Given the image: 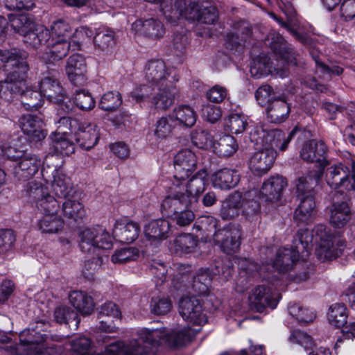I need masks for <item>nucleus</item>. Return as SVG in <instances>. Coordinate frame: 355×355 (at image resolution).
<instances>
[{"label":"nucleus","instance_id":"52","mask_svg":"<svg viewBox=\"0 0 355 355\" xmlns=\"http://www.w3.org/2000/svg\"><path fill=\"white\" fill-rule=\"evenodd\" d=\"M122 103V98L118 92H108L104 94L100 101L99 107L105 111H114Z\"/></svg>","mask_w":355,"mask_h":355},{"label":"nucleus","instance_id":"44","mask_svg":"<svg viewBox=\"0 0 355 355\" xmlns=\"http://www.w3.org/2000/svg\"><path fill=\"white\" fill-rule=\"evenodd\" d=\"M219 220L211 216H204L200 218L198 224L195 227L202 231L207 238L212 237L214 241H216L217 234L220 229H218Z\"/></svg>","mask_w":355,"mask_h":355},{"label":"nucleus","instance_id":"25","mask_svg":"<svg viewBox=\"0 0 355 355\" xmlns=\"http://www.w3.org/2000/svg\"><path fill=\"white\" fill-rule=\"evenodd\" d=\"M266 41L271 48L279 54L282 60L291 64L296 65L297 64L295 52L291 46L286 43L280 34L275 32L270 33L268 35Z\"/></svg>","mask_w":355,"mask_h":355},{"label":"nucleus","instance_id":"57","mask_svg":"<svg viewBox=\"0 0 355 355\" xmlns=\"http://www.w3.org/2000/svg\"><path fill=\"white\" fill-rule=\"evenodd\" d=\"M139 256V250L134 247H128L117 250L111 257V261L114 263H124L128 261L136 259Z\"/></svg>","mask_w":355,"mask_h":355},{"label":"nucleus","instance_id":"40","mask_svg":"<svg viewBox=\"0 0 355 355\" xmlns=\"http://www.w3.org/2000/svg\"><path fill=\"white\" fill-rule=\"evenodd\" d=\"M198 240L189 234H180L173 241L171 249L179 254L193 252L197 246Z\"/></svg>","mask_w":355,"mask_h":355},{"label":"nucleus","instance_id":"31","mask_svg":"<svg viewBox=\"0 0 355 355\" xmlns=\"http://www.w3.org/2000/svg\"><path fill=\"white\" fill-rule=\"evenodd\" d=\"M140 227L135 222L116 224L113 229V235L121 243H132L139 236Z\"/></svg>","mask_w":355,"mask_h":355},{"label":"nucleus","instance_id":"50","mask_svg":"<svg viewBox=\"0 0 355 355\" xmlns=\"http://www.w3.org/2000/svg\"><path fill=\"white\" fill-rule=\"evenodd\" d=\"M62 211L64 216L76 220L82 218L85 211L83 205L78 200L74 199H67L62 204Z\"/></svg>","mask_w":355,"mask_h":355},{"label":"nucleus","instance_id":"43","mask_svg":"<svg viewBox=\"0 0 355 355\" xmlns=\"http://www.w3.org/2000/svg\"><path fill=\"white\" fill-rule=\"evenodd\" d=\"M50 137L52 148L56 153L68 156L74 153V144L69 140L66 135L51 134Z\"/></svg>","mask_w":355,"mask_h":355},{"label":"nucleus","instance_id":"8","mask_svg":"<svg viewBox=\"0 0 355 355\" xmlns=\"http://www.w3.org/2000/svg\"><path fill=\"white\" fill-rule=\"evenodd\" d=\"M27 192L31 202L42 215L59 213L60 204L50 194L46 187L37 182H31L28 184Z\"/></svg>","mask_w":355,"mask_h":355},{"label":"nucleus","instance_id":"37","mask_svg":"<svg viewBox=\"0 0 355 355\" xmlns=\"http://www.w3.org/2000/svg\"><path fill=\"white\" fill-rule=\"evenodd\" d=\"M64 225V220L58 213L42 214L37 222V227L42 233L55 234L60 231Z\"/></svg>","mask_w":355,"mask_h":355},{"label":"nucleus","instance_id":"32","mask_svg":"<svg viewBox=\"0 0 355 355\" xmlns=\"http://www.w3.org/2000/svg\"><path fill=\"white\" fill-rule=\"evenodd\" d=\"M71 304L82 315H90L94 309L93 298L87 293L73 291L69 296Z\"/></svg>","mask_w":355,"mask_h":355},{"label":"nucleus","instance_id":"62","mask_svg":"<svg viewBox=\"0 0 355 355\" xmlns=\"http://www.w3.org/2000/svg\"><path fill=\"white\" fill-rule=\"evenodd\" d=\"M171 302L168 297L156 296L153 297L150 302L151 311L157 315H164L171 309Z\"/></svg>","mask_w":355,"mask_h":355},{"label":"nucleus","instance_id":"60","mask_svg":"<svg viewBox=\"0 0 355 355\" xmlns=\"http://www.w3.org/2000/svg\"><path fill=\"white\" fill-rule=\"evenodd\" d=\"M167 216L180 227L187 226L195 219L193 211L189 209V207L168 214Z\"/></svg>","mask_w":355,"mask_h":355},{"label":"nucleus","instance_id":"2","mask_svg":"<svg viewBox=\"0 0 355 355\" xmlns=\"http://www.w3.org/2000/svg\"><path fill=\"white\" fill-rule=\"evenodd\" d=\"M311 243L316 245L315 254L322 261L336 259L345 246V241L340 236L331 233L330 230L324 225H315L311 232L308 229L300 230L294 240L293 247L295 245L300 247L302 261L308 257Z\"/></svg>","mask_w":355,"mask_h":355},{"label":"nucleus","instance_id":"46","mask_svg":"<svg viewBox=\"0 0 355 355\" xmlns=\"http://www.w3.org/2000/svg\"><path fill=\"white\" fill-rule=\"evenodd\" d=\"M16 94L21 96V103L26 110H37L43 104V96L40 91L26 87L22 92Z\"/></svg>","mask_w":355,"mask_h":355},{"label":"nucleus","instance_id":"42","mask_svg":"<svg viewBox=\"0 0 355 355\" xmlns=\"http://www.w3.org/2000/svg\"><path fill=\"white\" fill-rule=\"evenodd\" d=\"M49 40H71L72 28L69 24L63 19H58L49 26Z\"/></svg>","mask_w":355,"mask_h":355},{"label":"nucleus","instance_id":"54","mask_svg":"<svg viewBox=\"0 0 355 355\" xmlns=\"http://www.w3.org/2000/svg\"><path fill=\"white\" fill-rule=\"evenodd\" d=\"M315 62L316 73L324 80H329L332 78V76H339L343 71V67L338 65L333 64L327 65L318 58H315Z\"/></svg>","mask_w":355,"mask_h":355},{"label":"nucleus","instance_id":"55","mask_svg":"<svg viewBox=\"0 0 355 355\" xmlns=\"http://www.w3.org/2000/svg\"><path fill=\"white\" fill-rule=\"evenodd\" d=\"M171 121L170 116H162L156 121L153 135L157 141L165 139L171 135L173 129Z\"/></svg>","mask_w":355,"mask_h":355},{"label":"nucleus","instance_id":"48","mask_svg":"<svg viewBox=\"0 0 355 355\" xmlns=\"http://www.w3.org/2000/svg\"><path fill=\"white\" fill-rule=\"evenodd\" d=\"M10 21L12 28L23 37L31 31L35 24L31 17L24 14L12 16Z\"/></svg>","mask_w":355,"mask_h":355},{"label":"nucleus","instance_id":"13","mask_svg":"<svg viewBox=\"0 0 355 355\" xmlns=\"http://www.w3.org/2000/svg\"><path fill=\"white\" fill-rule=\"evenodd\" d=\"M180 18L184 17L191 21H198L207 24H215L218 17V11L213 6H204L195 2H190L182 7Z\"/></svg>","mask_w":355,"mask_h":355},{"label":"nucleus","instance_id":"17","mask_svg":"<svg viewBox=\"0 0 355 355\" xmlns=\"http://www.w3.org/2000/svg\"><path fill=\"white\" fill-rule=\"evenodd\" d=\"M241 227L238 225H230L219 230L215 241L220 244L223 251L227 254L236 252L241 245Z\"/></svg>","mask_w":355,"mask_h":355},{"label":"nucleus","instance_id":"45","mask_svg":"<svg viewBox=\"0 0 355 355\" xmlns=\"http://www.w3.org/2000/svg\"><path fill=\"white\" fill-rule=\"evenodd\" d=\"M173 118L180 124L187 127L193 125L196 121V114L193 109L188 105H180L173 112Z\"/></svg>","mask_w":355,"mask_h":355},{"label":"nucleus","instance_id":"1","mask_svg":"<svg viewBox=\"0 0 355 355\" xmlns=\"http://www.w3.org/2000/svg\"><path fill=\"white\" fill-rule=\"evenodd\" d=\"M295 132L296 128L286 136L280 130H269L264 125L255 126L250 135L257 146L249 161L250 171L256 175L266 173L275 162L277 150H285Z\"/></svg>","mask_w":355,"mask_h":355},{"label":"nucleus","instance_id":"56","mask_svg":"<svg viewBox=\"0 0 355 355\" xmlns=\"http://www.w3.org/2000/svg\"><path fill=\"white\" fill-rule=\"evenodd\" d=\"M94 42L101 50L107 51L115 43L114 32L107 29H102L96 34L94 37Z\"/></svg>","mask_w":355,"mask_h":355},{"label":"nucleus","instance_id":"5","mask_svg":"<svg viewBox=\"0 0 355 355\" xmlns=\"http://www.w3.org/2000/svg\"><path fill=\"white\" fill-rule=\"evenodd\" d=\"M0 150L3 156L17 162L12 173L19 180H29L36 174L41 166V160L36 155L17 150L8 143H2Z\"/></svg>","mask_w":355,"mask_h":355},{"label":"nucleus","instance_id":"39","mask_svg":"<svg viewBox=\"0 0 355 355\" xmlns=\"http://www.w3.org/2000/svg\"><path fill=\"white\" fill-rule=\"evenodd\" d=\"M49 30L42 25L35 24V27L29 31L24 37V41L29 46L37 49L42 44H48Z\"/></svg>","mask_w":355,"mask_h":355},{"label":"nucleus","instance_id":"58","mask_svg":"<svg viewBox=\"0 0 355 355\" xmlns=\"http://www.w3.org/2000/svg\"><path fill=\"white\" fill-rule=\"evenodd\" d=\"M54 315L55 320L59 323L70 324L74 322V326L78 327L80 322L77 313L67 306L58 308Z\"/></svg>","mask_w":355,"mask_h":355},{"label":"nucleus","instance_id":"6","mask_svg":"<svg viewBox=\"0 0 355 355\" xmlns=\"http://www.w3.org/2000/svg\"><path fill=\"white\" fill-rule=\"evenodd\" d=\"M79 245L82 252L100 256L105 250L112 248L109 232L103 227L85 228L79 232Z\"/></svg>","mask_w":355,"mask_h":355},{"label":"nucleus","instance_id":"10","mask_svg":"<svg viewBox=\"0 0 355 355\" xmlns=\"http://www.w3.org/2000/svg\"><path fill=\"white\" fill-rule=\"evenodd\" d=\"M146 80L155 87L164 84H177L179 78L175 74L166 67L164 61L161 60H151L148 62L145 70Z\"/></svg>","mask_w":355,"mask_h":355},{"label":"nucleus","instance_id":"64","mask_svg":"<svg viewBox=\"0 0 355 355\" xmlns=\"http://www.w3.org/2000/svg\"><path fill=\"white\" fill-rule=\"evenodd\" d=\"M103 263V258L99 256L86 261L82 271L83 276L89 279H93L94 275L98 272Z\"/></svg>","mask_w":355,"mask_h":355},{"label":"nucleus","instance_id":"36","mask_svg":"<svg viewBox=\"0 0 355 355\" xmlns=\"http://www.w3.org/2000/svg\"><path fill=\"white\" fill-rule=\"evenodd\" d=\"M207 174L205 171L198 172L193 176L184 186V192L193 202L198 200V196L205 191Z\"/></svg>","mask_w":355,"mask_h":355},{"label":"nucleus","instance_id":"23","mask_svg":"<svg viewBox=\"0 0 355 355\" xmlns=\"http://www.w3.org/2000/svg\"><path fill=\"white\" fill-rule=\"evenodd\" d=\"M287 185L281 176H272L265 181L260 190V198L266 201L275 202L279 200L282 191Z\"/></svg>","mask_w":355,"mask_h":355},{"label":"nucleus","instance_id":"51","mask_svg":"<svg viewBox=\"0 0 355 355\" xmlns=\"http://www.w3.org/2000/svg\"><path fill=\"white\" fill-rule=\"evenodd\" d=\"M212 277L208 270L201 269L193 277V289L198 295L206 294L209 291Z\"/></svg>","mask_w":355,"mask_h":355},{"label":"nucleus","instance_id":"47","mask_svg":"<svg viewBox=\"0 0 355 355\" xmlns=\"http://www.w3.org/2000/svg\"><path fill=\"white\" fill-rule=\"evenodd\" d=\"M347 310L344 304H334L329 308L328 320L331 324L342 327L347 323Z\"/></svg>","mask_w":355,"mask_h":355},{"label":"nucleus","instance_id":"14","mask_svg":"<svg viewBox=\"0 0 355 355\" xmlns=\"http://www.w3.org/2000/svg\"><path fill=\"white\" fill-rule=\"evenodd\" d=\"M193 203L184 192V187L181 183L174 184L170 193L162 202V211L167 216L184 208L189 207Z\"/></svg>","mask_w":355,"mask_h":355},{"label":"nucleus","instance_id":"11","mask_svg":"<svg viewBox=\"0 0 355 355\" xmlns=\"http://www.w3.org/2000/svg\"><path fill=\"white\" fill-rule=\"evenodd\" d=\"M280 297V294L271 286L262 285L252 291L249 295V303L252 309L262 312L267 306L275 309Z\"/></svg>","mask_w":355,"mask_h":355},{"label":"nucleus","instance_id":"21","mask_svg":"<svg viewBox=\"0 0 355 355\" xmlns=\"http://www.w3.org/2000/svg\"><path fill=\"white\" fill-rule=\"evenodd\" d=\"M74 137L80 148L89 150L96 145L100 137L99 130L94 124L80 123Z\"/></svg>","mask_w":355,"mask_h":355},{"label":"nucleus","instance_id":"27","mask_svg":"<svg viewBox=\"0 0 355 355\" xmlns=\"http://www.w3.org/2000/svg\"><path fill=\"white\" fill-rule=\"evenodd\" d=\"M46 48L41 58L46 62H53L66 57L73 46L71 40H49Z\"/></svg>","mask_w":355,"mask_h":355},{"label":"nucleus","instance_id":"30","mask_svg":"<svg viewBox=\"0 0 355 355\" xmlns=\"http://www.w3.org/2000/svg\"><path fill=\"white\" fill-rule=\"evenodd\" d=\"M300 204L295 211L294 219L299 224H308L314 218L316 210L314 198H298Z\"/></svg>","mask_w":355,"mask_h":355},{"label":"nucleus","instance_id":"4","mask_svg":"<svg viewBox=\"0 0 355 355\" xmlns=\"http://www.w3.org/2000/svg\"><path fill=\"white\" fill-rule=\"evenodd\" d=\"M256 196L254 190L243 195L234 191L228 195L221 202L219 215L223 220H228L239 216L241 211L247 215L254 214L259 210V205L253 198Z\"/></svg>","mask_w":355,"mask_h":355},{"label":"nucleus","instance_id":"20","mask_svg":"<svg viewBox=\"0 0 355 355\" xmlns=\"http://www.w3.org/2000/svg\"><path fill=\"white\" fill-rule=\"evenodd\" d=\"M19 125L24 135L32 142L40 141L47 135L44 129L43 121L35 115H23L19 119Z\"/></svg>","mask_w":355,"mask_h":355},{"label":"nucleus","instance_id":"41","mask_svg":"<svg viewBox=\"0 0 355 355\" xmlns=\"http://www.w3.org/2000/svg\"><path fill=\"white\" fill-rule=\"evenodd\" d=\"M237 149L238 144L234 137L227 135L214 142L211 151L221 157H230L236 153Z\"/></svg>","mask_w":355,"mask_h":355},{"label":"nucleus","instance_id":"49","mask_svg":"<svg viewBox=\"0 0 355 355\" xmlns=\"http://www.w3.org/2000/svg\"><path fill=\"white\" fill-rule=\"evenodd\" d=\"M191 140L198 148L209 150H212L215 142L211 133L202 128H197L192 132Z\"/></svg>","mask_w":355,"mask_h":355},{"label":"nucleus","instance_id":"15","mask_svg":"<svg viewBox=\"0 0 355 355\" xmlns=\"http://www.w3.org/2000/svg\"><path fill=\"white\" fill-rule=\"evenodd\" d=\"M197 159L189 149L179 151L174 158V178L177 182L186 180L196 168Z\"/></svg>","mask_w":355,"mask_h":355},{"label":"nucleus","instance_id":"29","mask_svg":"<svg viewBox=\"0 0 355 355\" xmlns=\"http://www.w3.org/2000/svg\"><path fill=\"white\" fill-rule=\"evenodd\" d=\"M322 175L321 169H317L309 173L306 175L298 179L296 184L297 198H308L314 195V188Z\"/></svg>","mask_w":355,"mask_h":355},{"label":"nucleus","instance_id":"35","mask_svg":"<svg viewBox=\"0 0 355 355\" xmlns=\"http://www.w3.org/2000/svg\"><path fill=\"white\" fill-rule=\"evenodd\" d=\"M330 211V223L334 227L341 228L349 220L351 212L347 202L334 203Z\"/></svg>","mask_w":355,"mask_h":355},{"label":"nucleus","instance_id":"9","mask_svg":"<svg viewBox=\"0 0 355 355\" xmlns=\"http://www.w3.org/2000/svg\"><path fill=\"white\" fill-rule=\"evenodd\" d=\"M40 92L50 101L60 104L65 112L73 110L71 101L64 94L63 88L53 76L44 77L39 83Z\"/></svg>","mask_w":355,"mask_h":355},{"label":"nucleus","instance_id":"28","mask_svg":"<svg viewBox=\"0 0 355 355\" xmlns=\"http://www.w3.org/2000/svg\"><path fill=\"white\" fill-rule=\"evenodd\" d=\"M240 180L236 170L225 168L213 174L211 181L215 188L228 190L235 187Z\"/></svg>","mask_w":355,"mask_h":355},{"label":"nucleus","instance_id":"7","mask_svg":"<svg viewBox=\"0 0 355 355\" xmlns=\"http://www.w3.org/2000/svg\"><path fill=\"white\" fill-rule=\"evenodd\" d=\"M325 178L327 184L332 189L355 190V162H352L350 168L342 163L328 167Z\"/></svg>","mask_w":355,"mask_h":355},{"label":"nucleus","instance_id":"12","mask_svg":"<svg viewBox=\"0 0 355 355\" xmlns=\"http://www.w3.org/2000/svg\"><path fill=\"white\" fill-rule=\"evenodd\" d=\"M20 343L16 346H10L16 355H46L40 347V344L45 340L43 335L34 330H24L19 335Z\"/></svg>","mask_w":355,"mask_h":355},{"label":"nucleus","instance_id":"38","mask_svg":"<svg viewBox=\"0 0 355 355\" xmlns=\"http://www.w3.org/2000/svg\"><path fill=\"white\" fill-rule=\"evenodd\" d=\"M52 188L55 194L60 198H67L73 191L71 179L58 170L53 174Z\"/></svg>","mask_w":355,"mask_h":355},{"label":"nucleus","instance_id":"3","mask_svg":"<svg viewBox=\"0 0 355 355\" xmlns=\"http://www.w3.org/2000/svg\"><path fill=\"white\" fill-rule=\"evenodd\" d=\"M27 57L28 53L24 51H0V60L5 63L4 70L6 72L5 80L0 81V92L20 93L26 88L29 70Z\"/></svg>","mask_w":355,"mask_h":355},{"label":"nucleus","instance_id":"59","mask_svg":"<svg viewBox=\"0 0 355 355\" xmlns=\"http://www.w3.org/2000/svg\"><path fill=\"white\" fill-rule=\"evenodd\" d=\"M289 313L299 322H310L313 320L315 315L313 312L307 309H304L297 304H291L288 306Z\"/></svg>","mask_w":355,"mask_h":355},{"label":"nucleus","instance_id":"19","mask_svg":"<svg viewBox=\"0 0 355 355\" xmlns=\"http://www.w3.org/2000/svg\"><path fill=\"white\" fill-rule=\"evenodd\" d=\"M144 232L149 244L157 246L169 236L171 225L165 219L153 220L144 226Z\"/></svg>","mask_w":355,"mask_h":355},{"label":"nucleus","instance_id":"61","mask_svg":"<svg viewBox=\"0 0 355 355\" xmlns=\"http://www.w3.org/2000/svg\"><path fill=\"white\" fill-rule=\"evenodd\" d=\"M248 125L245 116L240 114H231L225 123L232 133L239 134L243 132Z\"/></svg>","mask_w":355,"mask_h":355},{"label":"nucleus","instance_id":"18","mask_svg":"<svg viewBox=\"0 0 355 355\" xmlns=\"http://www.w3.org/2000/svg\"><path fill=\"white\" fill-rule=\"evenodd\" d=\"M302 259L300 254V248L298 245H295V248H280L278 250L276 258L271 264L265 266V272L270 270V268L276 269L280 272H286L289 270L293 263Z\"/></svg>","mask_w":355,"mask_h":355},{"label":"nucleus","instance_id":"63","mask_svg":"<svg viewBox=\"0 0 355 355\" xmlns=\"http://www.w3.org/2000/svg\"><path fill=\"white\" fill-rule=\"evenodd\" d=\"M289 340L293 344H297L305 349H312L314 341L311 336L302 331H294L289 337Z\"/></svg>","mask_w":355,"mask_h":355},{"label":"nucleus","instance_id":"22","mask_svg":"<svg viewBox=\"0 0 355 355\" xmlns=\"http://www.w3.org/2000/svg\"><path fill=\"white\" fill-rule=\"evenodd\" d=\"M87 66L85 58L80 54L71 55L67 62L66 72L69 79L76 85L85 83Z\"/></svg>","mask_w":355,"mask_h":355},{"label":"nucleus","instance_id":"33","mask_svg":"<svg viewBox=\"0 0 355 355\" xmlns=\"http://www.w3.org/2000/svg\"><path fill=\"white\" fill-rule=\"evenodd\" d=\"M290 108L285 100L274 98L266 109L267 117L272 123H281L288 116Z\"/></svg>","mask_w":355,"mask_h":355},{"label":"nucleus","instance_id":"34","mask_svg":"<svg viewBox=\"0 0 355 355\" xmlns=\"http://www.w3.org/2000/svg\"><path fill=\"white\" fill-rule=\"evenodd\" d=\"M250 73L252 76L256 78H260L268 73H271L279 78H284L288 74V71L286 68L272 67L269 63L266 62V59L263 60L253 61L250 67Z\"/></svg>","mask_w":355,"mask_h":355},{"label":"nucleus","instance_id":"53","mask_svg":"<svg viewBox=\"0 0 355 355\" xmlns=\"http://www.w3.org/2000/svg\"><path fill=\"white\" fill-rule=\"evenodd\" d=\"M71 103L73 105H76L80 110L87 111L94 107L96 102L90 92L81 89L76 91Z\"/></svg>","mask_w":355,"mask_h":355},{"label":"nucleus","instance_id":"26","mask_svg":"<svg viewBox=\"0 0 355 355\" xmlns=\"http://www.w3.org/2000/svg\"><path fill=\"white\" fill-rule=\"evenodd\" d=\"M156 87L158 92L154 96L152 103L158 110H166L173 104L178 95L177 84H164Z\"/></svg>","mask_w":355,"mask_h":355},{"label":"nucleus","instance_id":"16","mask_svg":"<svg viewBox=\"0 0 355 355\" xmlns=\"http://www.w3.org/2000/svg\"><path fill=\"white\" fill-rule=\"evenodd\" d=\"M327 150V146L323 141L313 139L303 144L300 155L304 162L318 164V169L322 171L328 164L326 159Z\"/></svg>","mask_w":355,"mask_h":355},{"label":"nucleus","instance_id":"24","mask_svg":"<svg viewBox=\"0 0 355 355\" xmlns=\"http://www.w3.org/2000/svg\"><path fill=\"white\" fill-rule=\"evenodd\" d=\"M132 28L151 40H158L164 37L165 28L158 19L149 18L145 20H137L132 25Z\"/></svg>","mask_w":355,"mask_h":355}]
</instances>
